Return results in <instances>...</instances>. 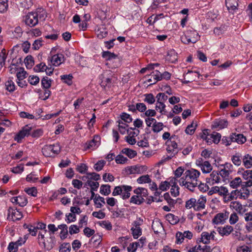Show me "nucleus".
<instances>
[{"instance_id":"c03bdc74","label":"nucleus","mask_w":252,"mask_h":252,"mask_svg":"<svg viewBox=\"0 0 252 252\" xmlns=\"http://www.w3.org/2000/svg\"><path fill=\"white\" fill-rule=\"evenodd\" d=\"M165 105L162 102H157L155 107L156 110H159V112L161 114H165L166 111L165 110Z\"/></svg>"},{"instance_id":"603ef678","label":"nucleus","mask_w":252,"mask_h":252,"mask_svg":"<svg viewBox=\"0 0 252 252\" xmlns=\"http://www.w3.org/2000/svg\"><path fill=\"white\" fill-rule=\"evenodd\" d=\"M131 231L134 239H137L139 236L142 235V229L141 228H134L132 227L131 228Z\"/></svg>"},{"instance_id":"bf43d9fd","label":"nucleus","mask_w":252,"mask_h":252,"mask_svg":"<svg viewBox=\"0 0 252 252\" xmlns=\"http://www.w3.org/2000/svg\"><path fill=\"white\" fill-rule=\"evenodd\" d=\"M102 56L103 58H105L107 60L116 58V55L114 53H111L109 51L103 52Z\"/></svg>"},{"instance_id":"3c124183","label":"nucleus","mask_w":252,"mask_h":252,"mask_svg":"<svg viewBox=\"0 0 252 252\" xmlns=\"http://www.w3.org/2000/svg\"><path fill=\"white\" fill-rule=\"evenodd\" d=\"M5 49H2L0 53V70L1 68L4 65L5 60L6 59V55L5 54Z\"/></svg>"},{"instance_id":"c85d7f7f","label":"nucleus","mask_w":252,"mask_h":252,"mask_svg":"<svg viewBox=\"0 0 252 252\" xmlns=\"http://www.w3.org/2000/svg\"><path fill=\"white\" fill-rule=\"evenodd\" d=\"M240 186H242V179L240 177H236L230 182V186L233 189H236Z\"/></svg>"},{"instance_id":"72a5a7b5","label":"nucleus","mask_w":252,"mask_h":252,"mask_svg":"<svg viewBox=\"0 0 252 252\" xmlns=\"http://www.w3.org/2000/svg\"><path fill=\"white\" fill-rule=\"evenodd\" d=\"M152 130L154 132L158 133L161 131L163 127V124L161 122L155 121L152 126Z\"/></svg>"},{"instance_id":"393cba45","label":"nucleus","mask_w":252,"mask_h":252,"mask_svg":"<svg viewBox=\"0 0 252 252\" xmlns=\"http://www.w3.org/2000/svg\"><path fill=\"white\" fill-rule=\"evenodd\" d=\"M94 203L97 208H100L103 206V204H104L105 202L103 197L100 196L99 195H95L94 198Z\"/></svg>"},{"instance_id":"69168bd1","label":"nucleus","mask_w":252,"mask_h":252,"mask_svg":"<svg viewBox=\"0 0 252 252\" xmlns=\"http://www.w3.org/2000/svg\"><path fill=\"white\" fill-rule=\"evenodd\" d=\"M121 118L122 120L127 123H130L132 121V118L130 115L126 113H122L121 115Z\"/></svg>"},{"instance_id":"0e129e2a","label":"nucleus","mask_w":252,"mask_h":252,"mask_svg":"<svg viewBox=\"0 0 252 252\" xmlns=\"http://www.w3.org/2000/svg\"><path fill=\"white\" fill-rule=\"evenodd\" d=\"M128 159L122 155H118L115 158V161L118 164H124L127 162Z\"/></svg>"},{"instance_id":"dca6fc26","label":"nucleus","mask_w":252,"mask_h":252,"mask_svg":"<svg viewBox=\"0 0 252 252\" xmlns=\"http://www.w3.org/2000/svg\"><path fill=\"white\" fill-rule=\"evenodd\" d=\"M142 168L143 167L142 166H132L126 168L125 171L127 175L136 173L140 174L141 173V170Z\"/></svg>"},{"instance_id":"09e8293b","label":"nucleus","mask_w":252,"mask_h":252,"mask_svg":"<svg viewBox=\"0 0 252 252\" xmlns=\"http://www.w3.org/2000/svg\"><path fill=\"white\" fill-rule=\"evenodd\" d=\"M97 139L99 140V137L98 136H95L93 139L89 141V142L87 144V149H91L95 147L97 145V143L99 142L98 141H97Z\"/></svg>"},{"instance_id":"cd10ccee","label":"nucleus","mask_w":252,"mask_h":252,"mask_svg":"<svg viewBox=\"0 0 252 252\" xmlns=\"http://www.w3.org/2000/svg\"><path fill=\"white\" fill-rule=\"evenodd\" d=\"M209 138L211 143L213 142L215 144H218L220 140L221 135L218 132H213L209 135Z\"/></svg>"},{"instance_id":"4c0bfd02","label":"nucleus","mask_w":252,"mask_h":252,"mask_svg":"<svg viewBox=\"0 0 252 252\" xmlns=\"http://www.w3.org/2000/svg\"><path fill=\"white\" fill-rule=\"evenodd\" d=\"M197 124L192 122L190 125H189L185 130V132L187 134L192 135L194 133Z\"/></svg>"},{"instance_id":"4d7b16f0","label":"nucleus","mask_w":252,"mask_h":252,"mask_svg":"<svg viewBox=\"0 0 252 252\" xmlns=\"http://www.w3.org/2000/svg\"><path fill=\"white\" fill-rule=\"evenodd\" d=\"M24 191L29 195L35 197L37 196V190L35 187L31 188H25Z\"/></svg>"},{"instance_id":"f3484780","label":"nucleus","mask_w":252,"mask_h":252,"mask_svg":"<svg viewBox=\"0 0 252 252\" xmlns=\"http://www.w3.org/2000/svg\"><path fill=\"white\" fill-rule=\"evenodd\" d=\"M218 231L221 236L228 235L233 231V228L230 225H226L224 227H219L217 229Z\"/></svg>"},{"instance_id":"f257e3e1","label":"nucleus","mask_w":252,"mask_h":252,"mask_svg":"<svg viewBox=\"0 0 252 252\" xmlns=\"http://www.w3.org/2000/svg\"><path fill=\"white\" fill-rule=\"evenodd\" d=\"M61 152V147L59 144L45 145L42 149L43 155L46 157H53Z\"/></svg>"},{"instance_id":"f8f14e48","label":"nucleus","mask_w":252,"mask_h":252,"mask_svg":"<svg viewBox=\"0 0 252 252\" xmlns=\"http://www.w3.org/2000/svg\"><path fill=\"white\" fill-rule=\"evenodd\" d=\"M230 207L235 210L240 215H243L246 209L244 208L242 205L238 201H232L230 203Z\"/></svg>"},{"instance_id":"a18cd8bd","label":"nucleus","mask_w":252,"mask_h":252,"mask_svg":"<svg viewBox=\"0 0 252 252\" xmlns=\"http://www.w3.org/2000/svg\"><path fill=\"white\" fill-rule=\"evenodd\" d=\"M106 164V161L104 160H98L94 166V168L96 171L101 170Z\"/></svg>"},{"instance_id":"b1692460","label":"nucleus","mask_w":252,"mask_h":252,"mask_svg":"<svg viewBox=\"0 0 252 252\" xmlns=\"http://www.w3.org/2000/svg\"><path fill=\"white\" fill-rule=\"evenodd\" d=\"M201 168L203 173H209L212 170V166L208 161H205L201 164Z\"/></svg>"},{"instance_id":"473e14b6","label":"nucleus","mask_w":252,"mask_h":252,"mask_svg":"<svg viewBox=\"0 0 252 252\" xmlns=\"http://www.w3.org/2000/svg\"><path fill=\"white\" fill-rule=\"evenodd\" d=\"M144 198L140 196L133 195L130 198V203L140 205L144 201Z\"/></svg>"},{"instance_id":"2f4dec72","label":"nucleus","mask_w":252,"mask_h":252,"mask_svg":"<svg viewBox=\"0 0 252 252\" xmlns=\"http://www.w3.org/2000/svg\"><path fill=\"white\" fill-rule=\"evenodd\" d=\"M242 158L239 154L236 153L231 158V160L233 164L236 166H239L242 163Z\"/></svg>"},{"instance_id":"5701e85b","label":"nucleus","mask_w":252,"mask_h":252,"mask_svg":"<svg viewBox=\"0 0 252 252\" xmlns=\"http://www.w3.org/2000/svg\"><path fill=\"white\" fill-rule=\"evenodd\" d=\"M101 81L100 85L102 87L105 88L106 87H110L112 84L111 79L108 77H105L103 75L101 77Z\"/></svg>"},{"instance_id":"39448f33","label":"nucleus","mask_w":252,"mask_h":252,"mask_svg":"<svg viewBox=\"0 0 252 252\" xmlns=\"http://www.w3.org/2000/svg\"><path fill=\"white\" fill-rule=\"evenodd\" d=\"M22 218V213L18 210H14L9 207L8 210L7 219L9 220L15 221L20 220Z\"/></svg>"},{"instance_id":"e433bc0d","label":"nucleus","mask_w":252,"mask_h":252,"mask_svg":"<svg viewBox=\"0 0 252 252\" xmlns=\"http://www.w3.org/2000/svg\"><path fill=\"white\" fill-rule=\"evenodd\" d=\"M100 192L104 195H108L111 192L110 186L108 185H102L100 187Z\"/></svg>"},{"instance_id":"5fc2aeb1","label":"nucleus","mask_w":252,"mask_h":252,"mask_svg":"<svg viewBox=\"0 0 252 252\" xmlns=\"http://www.w3.org/2000/svg\"><path fill=\"white\" fill-rule=\"evenodd\" d=\"M12 34H13V37L14 38H18L21 37L23 34L22 28L19 26L16 27L12 32Z\"/></svg>"},{"instance_id":"37998d69","label":"nucleus","mask_w":252,"mask_h":252,"mask_svg":"<svg viewBox=\"0 0 252 252\" xmlns=\"http://www.w3.org/2000/svg\"><path fill=\"white\" fill-rule=\"evenodd\" d=\"M123 189L126 192L123 195V199H126L130 197V191L132 190V187L130 186L123 185L122 186Z\"/></svg>"},{"instance_id":"13d9d810","label":"nucleus","mask_w":252,"mask_h":252,"mask_svg":"<svg viewBox=\"0 0 252 252\" xmlns=\"http://www.w3.org/2000/svg\"><path fill=\"white\" fill-rule=\"evenodd\" d=\"M238 194H239V190L235 189L232 190L230 193H229V195H227V200L231 201L234 199H237L238 198Z\"/></svg>"},{"instance_id":"de8ad7c7","label":"nucleus","mask_w":252,"mask_h":252,"mask_svg":"<svg viewBox=\"0 0 252 252\" xmlns=\"http://www.w3.org/2000/svg\"><path fill=\"white\" fill-rule=\"evenodd\" d=\"M6 90L9 92H12L15 90V85L12 80H9L5 83Z\"/></svg>"},{"instance_id":"412c9836","label":"nucleus","mask_w":252,"mask_h":252,"mask_svg":"<svg viewBox=\"0 0 252 252\" xmlns=\"http://www.w3.org/2000/svg\"><path fill=\"white\" fill-rule=\"evenodd\" d=\"M187 33L191 39V42L192 43H196L199 38L198 33L194 30L188 31Z\"/></svg>"},{"instance_id":"0eeeda50","label":"nucleus","mask_w":252,"mask_h":252,"mask_svg":"<svg viewBox=\"0 0 252 252\" xmlns=\"http://www.w3.org/2000/svg\"><path fill=\"white\" fill-rule=\"evenodd\" d=\"M210 191H212L214 193H218L220 195L222 196L225 198L227 195H229L228 190L227 188L221 186H215L212 188Z\"/></svg>"},{"instance_id":"774afa93","label":"nucleus","mask_w":252,"mask_h":252,"mask_svg":"<svg viewBox=\"0 0 252 252\" xmlns=\"http://www.w3.org/2000/svg\"><path fill=\"white\" fill-rule=\"evenodd\" d=\"M156 98L157 99V102L164 103V102L167 99L168 96L164 93H160L157 95Z\"/></svg>"},{"instance_id":"20e7f679","label":"nucleus","mask_w":252,"mask_h":252,"mask_svg":"<svg viewBox=\"0 0 252 252\" xmlns=\"http://www.w3.org/2000/svg\"><path fill=\"white\" fill-rule=\"evenodd\" d=\"M199 175L200 172L198 170L191 168L186 170L182 177L186 178L187 180H189V179H191L193 180V182L198 183L197 178Z\"/></svg>"},{"instance_id":"338daca9","label":"nucleus","mask_w":252,"mask_h":252,"mask_svg":"<svg viewBox=\"0 0 252 252\" xmlns=\"http://www.w3.org/2000/svg\"><path fill=\"white\" fill-rule=\"evenodd\" d=\"M99 225L103 227L106 228L108 230H110L112 228V226L111 222L108 220H104L98 223Z\"/></svg>"},{"instance_id":"052dcab7","label":"nucleus","mask_w":252,"mask_h":252,"mask_svg":"<svg viewBox=\"0 0 252 252\" xmlns=\"http://www.w3.org/2000/svg\"><path fill=\"white\" fill-rule=\"evenodd\" d=\"M195 203V198H191L190 199L188 200L186 202L185 207L187 209H190L193 208L194 209V207Z\"/></svg>"},{"instance_id":"a19ab883","label":"nucleus","mask_w":252,"mask_h":252,"mask_svg":"<svg viewBox=\"0 0 252 252\" xmlns=\"http://www.w3.org/2000/svg\"><path fill=\"white\" fill-rule=\"evenodd\" d=\"M152 227L156 233H158L163 228L162 224L158 221H153Z\"/></svg>"},{"instance_id":"f03ea898","label":"nucleus","mask_w":252,"mask_h":252,"mask_svg":"<svg viewBox=\"0 0 252 252\" xmlns=\"http://www.w3.org/2000/svg\"><path fill=\"white\" fill-rule=\"evenodd\" d=\"M179 185L182 187H184L185 188L188 189L190 191H193L195 188L198 185L197 182H194L191 179L187 180L186 178L182 177L178 180Z\"/></svg>"},{"instance_id":"8fccbe9b","label":"nucleus","mask_w":252,"mask_h":252,"mask_svg":"<svg viewBox=\"0 0 252 252\" xmlns=\"http://www.w3.org/2000/svg\"><path fill=\"white\" fill-rule=\"evenodd\" d=\"M71 246L69 243H64L60 247L59 252H70Z\"/></svg>"},{"instance_id":"f704fd0d","label":"nucleus","mask_w":252,"mask_h":252,"mask_svg":"<svg viewBox=\"0 0 252 252\" xmlns=\"http://www.w3.org/2000/svg\"><path fill=\"white\" fill-rule=\"evenodd\" d=\"M144 101L149 104H153L156 101L155 98L152 94H146L144 95Z\"/></svg>"},{"instance_id":"4be33fe9","label":"nucleus","mask_w":252,"mask_h":252,"mask_svg":"<svg viewBox=\"0 0 252 252\" xmlns=\"http://www.w3.org/2000/svg\"><path fill=\"white\" fill-rule=\"evenodd\" d=\"M243 162L246 168H251L252 166V157L249 154L246 155L243 158Z\"/></svg>"},{"instance_id":"9d476101","label":"nucleus","mask_w":252,"mask_h":252,"mask_svg":"<svg viewBox=\"0 0 252 252\" xmlns=\"http://www.w3.org/2000/svg\"><path fill=\"white\" fill-rule=\"evenodd\" d=\"M242 216H243L244 220L247 222L246 229L249 232L252 231V212L244 213Z\"/></svg>"},{"instance_id":"bb28decb","label":"nucleus","mask_w":252,"mask_h":252,"mask_svg":"<svg viewBox=\"0 0 252 252\" xmlns=\"http://www.w3.org/2000/svg\"><path fill=\"white\" fill-rule=\"evenodd\" d=\"M122 153L126 154L130 158H133L137 155V153L135 151L128 148H124L122 150Z\"/></svg>"},{"instance_id":"680f3d73","label":"nucleus","mask_w":252,"mask_h":252,"mask_svg":"<svg viewBox=\"0 0 252 252\" xmlns=\"http://www.w3.org/2000/svg\"><path fill=\"white\" fill-rule=\"evenodd\" d=\"M86 185L91 187V190H96L99 187V183L97 182H94L92 180H88L86 183Z\"/></svg>"},{"instance_id":"49530a36","label":"nucleus","mask_w":252,"mask_h":252,"mask_svg":"<svg viewBox=\"0 0 252 252\" xmlns=\"http://www.w3.org/2000/svg\"><path fill=\"white\" fill-rule=\"evenodd\" d=\"M209 135L208 133V129H204L201 133L200 134V137L203 140H205L206 142L208 143H211L210 138H209Z\"/></svg>"},{"instance_id":"7c9ffc66","label":"nucleus","mask_w":252,"mask_h":252,"mask_svg":"<svg viewBox=\"0 0 252 252\" xmlns=\"http://www.w3.org/2000/svg\"><path fill=\"white\" fill-rule=\"evenodd\" d=\"M27 72L22 67H20L19 71L16 73L17 80L19 81L23 80L27 77Z\"/></svg>"},{"instance_id":"2eb2a0df","label":"nucleus","mask_w":252,"mask_h":252,"mask_svg":"<svg viewBox=\"0 0 252 252\" xmlns=\"http://www.w3.org/2000/svg\"><path fill=\"white\" fill-rule=\"evenodd\" d=\"M208 180V183L212 185L215 183H218L220 180V177L218 172L213 171L210 175L209 178L207 179Z\"/></svg>"},{"instance_id":"423d86ee","label":"nucleus","mask_w":252,"mask_h":252,"mask_svg":"<svg viewBox=\"0 0 252 252\" xmlns=\"http://www.w3.org/2000/svg\"><path fill=\"white\" fill-rule=\"evenodd\" d=\"M32 130V127H29L28 125L24 126L22 130L20 131L15 137V140L19 143L21 141L25 136L30 134V132Z\"/></svg>"},{"instance_id":"7ed1b4c3","label":"nucleus","mask_w":252,"mask_h":252,"mask_svg":"<svg viewBox=\"0 0 252 252\" xmlns=\"http://www.w3.org/2000/svg\"><path fill=\"white\" fill-rule=\"evenodd\" d=\"M38 12L29 13L25 17V24L30 27H34L38 24Z\"/></svg>"},{"instance_id":"6ab92c4d","label":"nucleus","mask_w":252,"mask_h":252,"mask_svg":"<svg viewBox=\"0 0 252 252\" xmlns=\"http://www.w3.org/2000/svg\"><path fill=\"white\" fill-rule=\"evenodd\" d=\"M225 5L229 11H234L238 6V0H225Z\"/></svg>"},{"instance_id":"6e6552de","label":"nucleus","mask_w":252,"mask_h":252,"mask_svg":"<svg viewBox=\"0 0 252 252\" xmlns=\"http://www.w3.org/2000/svg\"><path fill=\"white\" fill-rule=\"evenodd\" d=\"M148 77L150 78H148V82L150 83V85L156 84L158 81L162 80L161 73L157 70L153 71Z\"/></svg>"},{"instance_id":"e2e57ef3","label":"nucleus","mask_w":252,"mask_h":252,"mask_svg":"<svg viewBox=\"0 0 252 252\" xmlns=\"http://www.w3.org/2000/svg\"><path fill=\"white\" fill-rule=\"evenodd\" d=\"M28 81L32 85H36L39 82V78L37 76L31 75L28 78Z\"/></svg>"},{"instance_id":"58836bf2","label":"nucleus","mask_w":252,"mask_h":252,"mask_svg":"<svg viewBox=\"0 0 252 252\" xmlns=\"http://www.w3.org/2000/svg\"><path fill=\"white\" fill-rule=\"evenodd\" d=\"M25 63L27 68H31L34 64L33 57L31 55H28L25 59Z\"/></svg>"},{"instance_id":"a878e982","label":"nucleus","mask_w":252,"mask_h":252,"mask_svg":"<svg viewBox=\"0 0 252 252\" xmlns=\"http://www.w3.org/2000/svg\"><path fill=\"white\" fill-rule=\"evenodd\" d=\"M52 80L48 77L45 76L41 79V83L43 88L47 89L51 86Z\"/></svg>"},{"instance_id":"aec40b11","label":"nucleus","mask_w":252,"mask_h":252,"mask_svg":"<svg viewBox=\"0 0 252 252\" xmlns=\"http://www.w3.org/2000/svg\"><path fill=\"white\" fill-rule=\"evenodd\" d=\"M250 195V192L249 189L243 187L241 188L240 190H239V194H238V198L239 199H247L248 198Z\"/></svg>"},{"instance_id":"6e6d98bb","label":"nucleus","mask_w":252,"mask_h":252,"mask_svg":"<svg viewBox=\"0 0 252 252\" xmlns=\"http://www.w3.org/2000/svg\"><path fill=\"white\" fill-rule=\"evenodd\" d=\"M211 235H209V233L207 232H203L201 234V242L204 244H208L209 242V240L211 239Z\"/></svg>"},{"instance_id":"79ce46f5","label":"nucleus","mask_w":252,"mask_h":252,"mask_svg":"<svg viewBox=\"0 0 252 252\" xmlns=\"http://www.w3.org/2000/svg\"><path fill=\"white\" fill-rule=\"evenodd\" d=\"M151 181V179L148 175H143L137 179V182L138 184L149 183Z\"/></svg>"},{"instance_id":"c756f323","label":"nucleus","mask_w":252,"mask_h":252,"mask_svg":"<svg viewBox=\"0 0 252 252\" xmlns=\"http://www.w3.org/2000/svg\"><path fill=\"white\" fill-rule=\"evenodd\" d=\"M118 123V128L120 132L122 134H125L126 131V128L128 126V125L124 123L122 120H119L117 121Z\"/></svg>"},{"instance_id":"864d4df0","label":"nucleus","mask_w":252,"mask_h":252,"mask_svg":"<svg viewBox=\"0 0 252 252\" xmlns=\"http://www.w3.org/2000/svg\"><path fill=\"white\" fill-rule=\"evenodd\" d=\"M47 66L45 63H41L37 64L34 67V70L36 72H43L46 71Z\"/></svg>"},{"instance_id":"1a4fd4ad","label":"nucleus","mask_w":252,"mask_h":252,"mask_svg":"<svg viewBox=\"0 0 252 252\" xmlns=\"http://www.w3.org/2000/svg\"><path fill=\"white\" fill-rule=\"evenodd\" d=\"M232 142H236L239 144H244L247 140L246 137L242 134L233 133L230 136Z\"/></svg>"},{"instance_id":"9b49d317","label":"nucleus","mask_w":252,"mask_h":252,"mask_svg":"<svg viewBox=\"0 0 252 252\" xmlns=\"http://www.w3.org/2000/svg\"><path fill=\"white\" fill-rule=\"evenodd\" d=\"M228 217V213H220L217 214L214 219H213V222L215 224H219L223 223L225 220Z\"/></svg>"},{"instance_id":"4468645a","label":"nucleus","mask_w":252,"mask_h":252,"mask_svg":"<svg viewBox=\"0 0 252 252\" xmlns=\"http://www.w3.org/2000/svg\"><path fill=\"white\" fill-rule=\"evenodd\" d=\"M206 202L205 197L201 196L198 199H195L194 210L198 211L204 209Z\"/></svg>"},{"instance_id":"ea45409f","label":"nucleus","mask_w":252,"mask_h":252,"mask_svg":"<svg viewBox=\"0 0 252 252\" xmlns=\"http://www.w3.org/2000/svg\"><path fill=\"white\" fill-rule=\"evenodd\" d=\"M177 138V136L176 135H174L171 136L169 139H168L166 142V146H169L171 147L174 148L175 149H178V145L177 143L175 142V139Z\"/></svg>"},{"instance_id":"a211bd4d","label":"nucleus","mask_w":252,"mask_h":252,"mask_svg":"<svg viewBox=\"0 0 252 252\" xmlns=\"http://www.w3.org/2000/svg\"><path fill=\"white\" fill-rule=\"evenodd\" d=\"M228 125V122L224 120H218L213 122L212 126L214 128H219L222 129L226 127Z\"/></svg>"},{"instance_id":"c9c22d12","label":"nucleus","mask_w":252,"mask_h":252,"mask_svg":"<svg viewBox=\"0 0 252 252\" xmlns=\"http://www.w3.org/2000/svg\"><path fill=\"white\" fill-rule=\"evenodd\" d=\"M61 79L64 83L68 85H71L72 84L73 76L71 74L62 75Z\"/></svg>"},{"instance_id":"ddd939ff","label":"nucleus","mask_w":252,"mask_h":252,"mask_svg":"<svg viewBox=\"0 0 252 252\" xmlns=\"http://www.w3.org/2000/svg\"><path fill=\"white\" fill-rule=\"evenodd\" d=\"M64 57L62 54H56L49 60L51 63L55 66H59L63 61Z\"/></svg>"}]
</instances>
